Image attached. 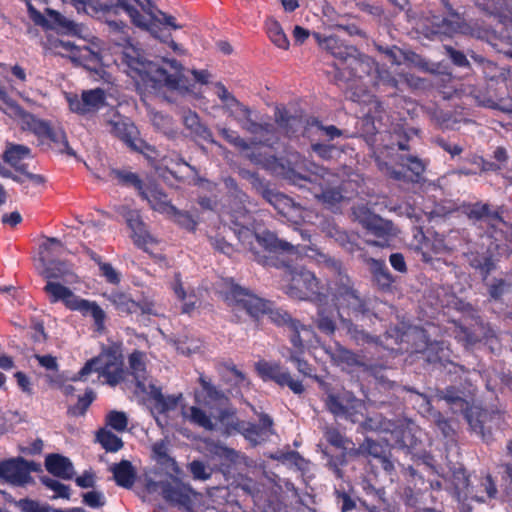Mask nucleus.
<instances>
[{
  "instance_id": "obj_6",
  "label": "nucleus",
  "mask_w": 512,
  "mask_h": 512,
  "mask_svg": "<svg viewBox=\"0 0 512 512\" xmlns=\"http://www.w3.org/2000/svg\"><path fill=\"white\" fill-rule=\"evenodd\" d=\"M148 16L146 18L142 15L135 7L130 9L128 16L131 22L138 28L148 32L154 39L167 45L177 55H187V50L176 43L173 38L171 31L183 28V25L179 24L176 18L161 10L154 11L153 9L146 7L141 0H134Z\"/></svg>"
},
{
  "instance_id": "obj_53",
  "label": "nucleus",
  "mask_w": 512,
  "mask_h": 512,
  "mask_svg": "<svg viewBox=\"0 0 512 512\" xmlns=\"http://www.w3.org/2000/svg\"><path fill=\"white\" fill-rule=\"evenodd\" d=\"M97 440L107 452H117L123 447L122 440L109 430L101 429Z\"/></svg>"
},
{
  "instance_id": "obj_58",
  "label": "nucleus",
  "mask_w": 512,
  "mask_h": 512,
  "mask_svg": "<svg viewBox=\"0 0 512 512\" xmlns=\"http://www.w3.org/2000/svg\"><path fill=\"white\" fill-rule=\"evenodd\" d=\"M94 399L95 393L93 392V390H86L85 394L79 397L78 402L73 407L69 408V413L73 416L84 415Z\"/></svg>"
},
{
  "instance_id": "obj_29",
  "label": "nucleus",
  "mask_w": 512,
  "mask_h": 512,
  "mask_svg": "<svg viewBox=\"0 0 512 512\" xmlns=\"http://www.w3.org/2000/svg\"><path fill=\"white\" fill-rule=\"evenodd\" d=\"M199 383L205 393L203 400L205 406L210 409H218L228 404L229 398L226 394L202 374L199 376Z\"/></svg>"
},
{
  "instance_id": "obj_3",
  "label": "nucleus",
  "mask_w": 512,
  "mask_h": 512,
  "mask_svg": "<svg viewBox=\"0 0 512 512\" xmlns=\"http://www.w3.org/2000/svg\"><path fill=\"white\" fill-rule=\"evenodd\" d=\"M312 251L318 256L317 261L331 268L335 274L329 285V293L339 320L354 318L359 321L372 316L367 300L360 294L347 273L341 269L340 263L318 249Z\"/></svg>"
},
{
  "instance_id": "obj_48",
  "label": "nucleus",
  "mask_w": 512,
  "mask_h": 512,
  "mask_svg": "<svg viewBox=\"0 0 512 512\" xmlns=\"http://www.w3.org/2000/svg\"><path fill=\"white\" fill-rule=\"evenodd\" d=\"M472 480L473 478L467 475L463 468H458L453 471L451 482L454 489V495L459 502L462 501L465 495V490L468 489Z\"/></svg>"
},
{
  "instance_id": "obj_17",
  "label": "nucleus",
  "mask_w": 512,
  "mask_h": 512,
  "mask_svg": "<svg viewBox=\"0 0 512 512\" xmlns=\"http://www.w3.org/2000/svg\"><path fill=\"white\" fill-rule=\"evenodd\" d=\"M69 108L72 112L87 116L95 112L110 107L106 104V94L103 89L96 88L91 90H84L81 97L71 95L67 97Z\"/></svg>"
},
{
  "instance_id": "obj_18",
  "label": "nucleus",
  "mask_w": 512,
  "mask_h": 512,
  "mask_svg": "<svg viewBox=\"0 0 512 512\" xmlns=\"http://www.w3.org/2000/svg\"><path fill=\"white\" fill-rule=\"evenodd\" d=\"M39 465L22 457L0 462V477L13 485L22 486L32 481L31 471H37Z\"/></svg>"
},
{
  "instance_id": "obj_20",
  "label": "nucleus",
  "mask_w": 512,
  "mask_h": 512,
  "mask_svg": "<svg viewBox=\"0 0 512 512\" xmlns=\"http://www.w3.org/2000/svg\"><path fill=\"white\" fill-rule=\"evenodd\" d=\"M122 364L120 356L114 350H107L99 354L97 357L89 360L72 378L73 381L86 380L92 372L102 373L111 369L120 367Z\"/></svg>"
},
{
  "instance_id": "obj_30",
  "label": "nucleus",
  "mask_w": 512,
  "mask_h": 512,
  "mask_svg": "<svg viewBox=\"0 0 512 512\" xmlns=\"http://www.w3.org/2000/svg\"><path fill=\"white\" fill-rule=\"evenodd\" d=\"M47 471L62 479H72L75 471L69 458L59 454H49L45 459Z\"/></svg>"
},
{
  "instance_id": "obj_11",
  "label": "nucleus",
  "mask_w": 512,
  "mask_h": 512,
  "mask_svg": "<svg viewBox=\"0 0 512 512\" xmlns=\"http://www.w3.org/2000/svg\"><path fill=\"white\" fill-rule=\"evenodd\" d=\"M101 121L109 132L121 139L129 148L142 152L144 142L137 137V128L129 119L121 116L114 107H108L101 115Z\"/></svg>"
},
{
  "instance_id": "obj_33",
  "label": "nucleus",
  "mask_w": 512,
  "mask_h": 512,
  "mask_svg": "<svg viewBox=\"0 0 512 512\" xmlns=\"http://www.w3.org/2000/svg\"><path fill=\"white\" fill-rule=\"evenodd\" d=\"M274 118L276 124L288 137L295 136L302 127V120L288 113L284 107H276Z\"/></svg>"
},
{
  "instance_id": "obj_14",
  "label": "nucleus",
  "mask_w": 512,
  "mask_h": 512,
  "mask_svg": "<svg viewBox=\"0 0 512 512\" xmlns=\"http://www.w3.org/2000/svg\"><path fill=\"white\" fill-rule=\"evenodd\" d=\"M326 406L335 416L350 420L352 423L360 424L364 417L365 403L351 392L329 394Z\"/></svg>"
},
{
  "instance_id": "obj_4",
  "label": "nucleus",
  "mask_w": 512,
  "mask_h": 512,
  "mask_svg": "<svg viewBox=\"0 0 512 512\" xmlns=\"http://www.w3.org/2000/svg\"><path fill=\"white\" fill-rule=\"evenodd\" d=\"M121 62L125 64L135 76L143 81L150 80L159 86L167 87L170 90L189 91L190 86L184 75V66L176 59L163 58L162 62L169 66L170 71L160 67L152 61H148L142 52L132 45H123Z\"/></svg>"
},
{
  "instance_id": "obj_24",
  "label": "nucleus",
  "mask_w": 512,
  "mask_h": 512,
  "mask_svg": "<svg viewBox=\"0 0 512 512\" xmlns=\"http://www.w3.org/2000/svg\"><path fill=\"white\" fill-rule=\"evenodd\" d=\"M121 214L126 219L129 228L132 230V238L138 247L144 248L148 243L153 241L152 237L145 229V225L138 211L122 207Z\"/></svg>"
},
{
  "instance_id": "obj_47",
  "label": "nucleus",
  "mask_w": 512,
  "mask_h": 512,
  "mask_svg": "<svg viewBox=\"0 0 512 512\" xmlns=\"http://www.w3.org/2000/svg\"><path fill=\"white\" fill-rule=\"evenodd\" d=\"M317 328L326 335H332L336 331V322L333 311H328L322 305H319L316 318Z\"/></svg>"
},
{
  "instance_id": "obj_7",
  "label": "nucleus",
  "mask_w": 512,
  "mask_h": 512,
  "mask_svg": "<svg viewBox=\"0 0 512 512\" xmlns=\"http://www.w3.org/2000/svg\"><path fill=\"white\" fill-rule=\"evenodd\" d=\"M306 172V175H301L295 171H290L288 179L301 187L303 186L300 183L301 181L312 184L309 189L318 202L327 208L335 207L344 199L340 188V178L336 174L313 162L306 165Z\"/></svg>"
},
{
  "instance_id": "obj_8",
  "label": "nucleus",
  "mask_w": 512,
  "mask_h": 512,
  "mask_svg": "<svg viewBox=\"0 0 512 512\" xmlns=\"http://www.w3.org/2000/svg\"><path fill=\"white\" fill-rule=\"evenodd\" d=\"M240 174L243 178L247 179L252 188L270 205H272L280 215L286 218L287 221L295 225H298L303 221V207L295 203L290 197L271 189L256 173L248 170H242Z\"/></svg>"
},
{
  "instance_id": "obj_16",
  "label": "nucleus",
  "mask_w": 512,
  "mask_h": 512,
  "mask_svg": "<svg viewBox=\"0 0 512 512\" xmlns=\"http://www.w3.org/2000/svg\"><path fill=\"white\" fill-rule=\"evenodd\" d=\"M32 157L31 149L21 144H8L3 154V160L19 172L23 178L28 179L34 185H44L46 183L45 177L29 172L27 165L23 163L24 160Z\"/></svg>"
},
{
  "instance_id": "obj_22",
  "label": "nucleus",
  "mask_w": 512,
  "mask_h": 512,
  "mask_svg": "<svg viewBox=\"0 0 512 512\" xmlns=\"http://www.w3.org/2000/svg\"><path fill=\"white\" fill-rule=\"evenodd\" d=\"M314 38L320 47L344 62H348L351 57L357 54V49L354 46L345 45L336 35L322 37L319 33H315Z\"/></svg>"
},
{
  "instance_id": "obj_2",
  "label": "nucleus",
  "mask_w": 512,
  "mask_h": 512,
  "mask_svg": "<svg viewBox=\"0 0 512 512\" xmlns=\"http://www.w3.org/2000/svg\"><path fill=\"white\" fill-rule=\"evenodd\" d=\"M39 261L42 266L41 275L48 280L44 291L49 296L51 303L62 301L70 310L80 311L84 315L90 314L97 326V330L104 328L105 312L95 302H90L76 296L71 289L52 279H62L65 283H74L77 276L72 272L66 262L51 260L48 261L41 256Z\"/></svg>"
},
{
  "instance_id": "obj_39",
  "label": "nucleus",
  "mask_w": 512,
  "mask_h": 512,
  "mask_svg": "<svg viewBox=\"0 0 512 512\" xmlns=\"http://www.w3.org/2000/svg\"><path fill=\"white\" fill-rule=\"evenodd\" d=\"M145 355L140 351L133 352L129 357L130 369L135 377L137 387L143 392H147L148 385L146 380V367L144 362Z\"/></svg>"
},
{
  "instance_id": "obj_60",
  "label": "nucleus",
  "mask_w": 512,
  "mask_h": 512,
  "mask_svg": "<svg viewBox=\"0 0 512 512\" xmlns=\"http://www.w3.org/2000/svg\"><path fill=\"white\" fill-rule=\"evenodd\" d=\"M307 127H316L317 130L321 131L328 139L333 140L336 137L342 135V131L334 125L324 126L317 118H309L306 121Z\"/></svg>"
},
{
  "instance_id": "obj_52",
  "label": "nucleus",
  "mask_w": 512,
  "mask_h": 512,
  "mask_svg": "<svg viewBox=\"0 0 512 512\" xmlns=\"http://www.w3.org/2000/svg\"><path fill=\"white\" fill-rule=\"evenodd\" d=\"M153 126L168 138H175L178 134L174 128L172 118L162 113H154L151 118Z\"/></svg>"
},
{
  "instance_id": "obj_31",
  "label": "nucleus",
  "mask_w": 512,
  "mask_h": 512,
  "mask_svg": "<svg viewBox=\"0 0 512 512\" xmlns=\"http://www.w3.org/2000/svg\"><path fill=\"white\" fill-rule=\"evenodd\" d=\"M139 195L149 203L152 209L158 212L168 214L170 210H174V205L170 203L167 195L157 186H144Z\"/></svg>"
},
{
  "instance_id": "obj_26",
  "label": "nucleus",
  "mask_w": 512,
  "mask_h": 512,
  "mask_svg": "<svg viewBox=\"0 0 512 512\" xmlns=\"http://www.w3.org/2000/svg\"><path fill=\"white\" fill-rule=\"evenodd\" d=\"M325 351L329 355L331 361L342 369L360 367L364 365L353 351L345 348L339 343H335L333 346H328Z\"/></svg>"
},
{
  "instance_id": "obj_10",
  "label": "nucleus",
  "mask_w": 512,
  "mask_h": 512,
  "mask_svg": "<svg viewBox=\"0 0 512 512\" xmlns=\"http://www.w3.org/2000/svg\"><path fill=\"white\" fill-rule=\"evenodd\" d=\"M285 292L294 299L306 300L318 293V280L303 267L285 266Z\"/></svg>"
},
{
  "instance_id": "obj_12",
  "label": "nucleus",
  "mask_w": 512,
  "mask_h": 512,
  "mask_svg": "<svg viewBox=\"0 0 512 512\" xmlns=\"http://www.w3.org/2000/svg\"><path fill=\"white\" fill-rule=\"evenodd\" d=\"M246 239L255 238L257 243L270 252H287L290 254H305L308 257L318 258L312 249H317L314 245H303L300 243L292 244L286 240L280 239L276 234L270 231H264L261 234H254L249 229L240 233Z\"/></svg>"
},
{
  "instance_id": "obj_23",
  "label": "nucleus",
  "mask_w": 512,
  "mask_h": 512,
  "mask_svg": "<svg viewBox=\"0 0 512 512\" xmlns=\"http://www.w3.org/2000/svg\"><path fill=\"white\" fill-rule=\"evenodd\" d=\"M485 494L488 498H495L497 494V488L491 476L486 475L481 478L474 476L468 489L465 490V495L461 502H465L469 499L477 502H485Z\"/></svg>"
},
{
  "instance_id": "obj_15",
  "label": "nucleus",
  "mask_w": 512,
  "mask_h": 512,
  "mask_svg": "<svg viewBox=\"0 0 512 512\" xmlns=\"http://www.w3.org/2000/svg\"><path fill=\"white\" fill-rule=\"evenodd\" d=\"M259 375L264 380H272L279 386H287L294 394L301 395L305 387L301 381L294 379L291 373L277 362L260 361L256 364Z\"/></svg>"
},
{
  "instance_id": "obj_59",
  "label": "nucleus",
  "mask_w": 512,
  "mask_h": 512,
  "mask_svg": "<svg viewBox=\"0 0 512 512\" xmlns=\"http://www.w3.org/2000/svg\"><path fill=\"white\" fill-rule=\"evenodd\" d=\"M209 450L214 455L232 463H235L239 457V454L236 450L229 448L221 443L212 442L209 446Z\"/></svg>"
},
{
  "instance_id": "obj_41",
  "label": "nucleus",
  "mask_w": 512,
  "mask_h": 512,
  "mask_svg": "<svg viewBox=\"0 0 512 512\" xmlns=\"http://www.w3.org/2000/svg\"><path fill=\"white\" fill-rule=\"evenodd\" d=\"M218 414L216 416L217 421L224 427L226 434H232L238 432L239 429L244 427L242 421L236 416V410L234 408L220 407L217 409Z\"/></svg>"
},
{
  "instance_id": "obj_56",
  "label": "nucleus",
  "mask_w": 512,
  "mask_h": 512,
  "mask_svg": "<svg viewBox=\"0 0 512 512\" xmlns=\"http://www.w3.org/2000/svg\"><path fill=\"white\" fill-rule=\"evenodd\" d=\"M15 504L22 512H54L56 510L48 504H42L29 498L20 499Z\"/></svg>"
},
{
  "instance_id": "obj_50",
  "label": "nucleus",
  "mask_w": 512,
  "mask_h": 512,
  "mask_svg": "<svg viewBox=\"0 0 512 512\" xmlns=\"http://www.w3.org/2000/svg\"><path fill=\"white\" fill-rule=\"evenodd\" d=\"M187 471L193 480L207 481L211 479L214 473V468L202 460H193L188 463Z\"/></svg>"
},
{
  "instance_id": "obj_9",
  "label": "nucleus",
  "mask_w": 512,
  "mask_h": 512,
  "mask_svg": "<svg viewBox=\"0 0 512 512\" xmlns=\"http://www.w3.org/2000/svg\"><path fill=\"white\" fill-rule=\"evenodd\" d=\"M27 7L30 17L37 25L81 38L90 36L89 29L85 25L76 23L55 10L47 9V17H45L30 3H27Z\"/></svg>"
},
{
  "instance_id": "obj_64",
  "label": "nucleus",
  "mask_w": 512,
  "mask_h": 512,
  "mask_svg": "<svg viewBox=\"0 0 512 512\" xmlns=\"http://www.w3.org/2000/svg\"><path fill=\"white\" fill-rule=\"evenodd\" d=\"M362 450H364L365 455H370L374 458H382V456L385 454L383 445L371 438H366L363 441Z\"/></svg>"
},
{
  "instance_id": "obj_45",
  "label": "nucleus",
  "mask_w": 512,
  "mask_h": 512,
  "mask_svg": "<svg viewBox=\"0 0 512 512\" xmlns=\"http://www.w3.org/2000/svg\"><path fill=\"white\" fill-rule=\"evenodd\" d=\"M74 59L92 71H97L102 65V55H98L97 52H93L82 46L75 48Z\"/></svg>"
},
{
  "instance_id": "obj_32",
  "label": "nucleus",
  "mask_w": 512,
  "mask_h": 512,
  "mask_svg": "<svg viewBox=\"0 0 512 512\" xmlns=\"http://www.w3.org/2000/svg\"><path fill=\"white\" fill-rule=\"evenodd\" d=\"M113 474V479L120 487L130 489L136 479V470L128 460H122L113 464L109 469Z\"/></svg>"
},
{
  "instance_id": "obj_38",
  "label": "nucleus",
  "mask_w": 512,
  "mask_h": 512,
  "mask_svg": "<svg viewBox=\"0 0 512 512\" xmlns=\"http://www.w3.org/2000/svg\"><path fill=\"white\" fill-rule=\"evenodd\" d=\"M385 57L395 65H401L404 61H411L418 67L427 69V62L421 59L418 55H416L414 52L403 51L397 46L385 48Z\"/></svg>"
},
{
  "instance_id": "obj_13",
  "label": "nucleus",
  "mask_w": 512,
  "mask_h": 512,
  "mask_svg": "<svg viewBox=\"0 0 512 512\" xmlns=\"http://www.w3.org/2000/svg\"><path fill=\"white\" fill-rule=\"evenodd\" d=\"M355 219L369 232L381 241L367 240L369 245L384 247L389 236H394V226L389 220H385L375 213L371 212L366 206L360 205L353 208Z\"/></svg>"
},
{
  "instance_id": "obj_57",
  "label": "nucleus",
  "mask_w": 512,
  "mask_h": 512,
  "mask_svg": "<svg viewBox=\"0 0 512 512\" xmlns=\"http://www.w3.org/2000/svg\"><path fill=\"white\" fill-rule=\"evenodd\" d=\"M41 482L49 489L55 492V495L53 496V499L56 498H63V499H69L70 498V488L69 486L59 482L56 479L50 478V477H42Z\"/></svg>"
},
{
  "instance_id": "obj_28",
  "label": "nucleus",
  "mask_w": 512,
  "mask_h": 512,
  "mask_svg": "<svg viewBox=\"0 0 512 512\" xmlns=\"http://www.w3.org/2000/svg\"><path fill=\"white\" fill-rule=\"evenodd\" d=\"M145 393L154 401V409L158 413H166L175 410L182 398L181 393L178 395H164L161 389L152 383L148 384L147 392Z\"/></svg>"
},
{
  "instance_id": "obj_46",
  "label": "nucleus",
  "mask_w": 512,
  "mask_h": 512,
  "mask_svg": "<svg viewBox=\"0 0 512 512\" xmlns=\"http://www.w3.org/2000/svg\"><path fill=\"white\" fill-rule=\"evenodd\" d=\"M110 176L113 179H116L118 183L123 186L134 187L138 191V193H140V191L145 186L140 177L136 173H133L126 169H112L110 171Z\"/></svg>"
},
{
  "instance_id": "obj_49",
  "label": "nucleus",
  "mask_w": 512,
  "mask_h": 512,
  "mask_svg": "<svg viewBox=\"0 0 512 512\" xmlns=\"http://www.w3.org/2000/svg\"><path fill=\"white\" fill-rule=\"evenodd\" d=\"M370 268L377 284L383 289L389 288L393 282V278L389 270L382 260L371 259Z\"/></svg>"
},
{
  "instance_id": "obj_25",
  "label": "nucleus",
  "mask_w": 512,
  "mask_h": 512,
  "mask_svg": "<svg viewBox=\"0 0 512 512\" xmlns=\"http://www.w3.org/2000/svg\"><path fill=\"white\" fill-rule=\"evenodd\" d=\"M466 214L470 220L483 221L493 228L504 222L499 210L492 209L488 203L471 204L467 207Z\"/></svg>"
},
{
  "instance_id": "obj_54",
  "label": "nucleus",
  "mask_w": 512,
  "mask_h": 512,
  "mask_svg": "<svg viewBox=\"0 0 512 512\" xmlns=\"http://www.w3.org/2000/svg\"><path fill=\"white\" fill-rule=\"evenodd\" d=\"M469 264L471 267L479 270L484 279L495 269V263L491 257L479 254H471L469 256Z\"/></svg>"
},
{
  "instance_id": "obj_36",
  "label": "nucleus",
  "mask_w": 512,
  "mask_h": 512,
  "mask_svg": "<svg viewBox=\"0 0 512 512\" xmlns=\"http://www.w3.org/2000/svg\"><path fill=\"white\" fill-rule=\"evenodd\" d=\"M360 425L365 431L377 433H393L397 427L394 421L385 418L382 414L363 417Z\"/></svg>"
},
{
  "instance_id": "obj_62",
  "label": "nucleus",
  "mask_w": 512,
  "mask_h": 512,
  "mask_svg": "<svg viewBox=\"0 0 512 512\" xmlns=\"http://www.w3.org/2000/svg\"><path fill=\"white\" fill-rule=\"evenodd\" d=\"M288 360L295 364L298 372L305 377H312L313 368L312 366L301 357L298 352H289Z\"/></svg>"
},
{
  "instance_id": "obj_21",
  "label": "nucleus",
  "mask_w": 512,
  "mask_h": 512,
  "mask_svg": "<svg viewBox=\"0 0 512 512\" xmlns=\"http://www.w3.org/2000/svg\"><path fill=\"white\" fill-rule=\"evenodd\" d=\"M216 95L222 102V109L236 123L247 112L249 106L240 102L221 82L215 83Z\"/></svg>"
},
{
  "instance_id": "obj_40",
  "label": "nucleus",
  "mask_w": 512,
  "mask_h": 512,
  "mask_svg": "<svg viewBox=\"0 0 512 512\" xmlns=\"http://www.w3.org/2000/svg\"><path fill=\"white\" fill-rule=\"evenodd\" d=\"M107 299L121 314H131L138 311V302L124 292L112 291L107 295Z\"/></svg>"
},
{
  "instance_id": "obj_34",
  "label": "nucleus",
  "mask_w": 512,
  "mask_h": 512,
  "mask_svg": "<svg viewBox=\"0 0 512 512\" xmlns=\"http://www.w3.org/2000/svg\"><path fill=\"white\" fill-rule=\"evenodd\" d=\"M354 318L342 319L340 321L342 327L345 329L346 334L349 338L357 345L375 344L378 345L379 339L359 328L357 324L353 322Z\"/></svg>"
},
{
  "instance_id": "obj_1",
  "label": "nucleus",
  "mask_w": 512,
  "mask_h": 512,
  "mask_svg": "<svg viewBox=\"0 0 512 512\" xmlns=\"http://www.w3.org/2000/svg\"><path fill=\"white\" fill-rule=\"evenodd\" d=\"M231 311L239 321L244 316L258 319L267 314L269 319L279 326H286L291 332L290 339L295 348L302 349L305 342H309L313 336L311 328L293 319L286 311L273 306L246 288L233 284L224 297Z\"/></svg>"
},
{
  "instance_id": "obj_19",
  "label": "nucleus",
  "mask_w": 512,
  "mask_h": 512,
  "mask_svg": "<svg viewBox=\"0 0 512 512\" xmlns=\"http://www.w3.org/2000/svg\"><path fill=\"white\" fill-rule=\"evenodd\" d=\"M161 493L167 501L189 511L193 510L199 495L190 485L184 484L178 480L162 484Z\"/></svg>"
},
{
  "instance_id": "obj_44",
  "label": "nucleus",
  "mask_w": 512,
  "mask_h": 512,
  "mask_svg": "<svg viewBox=\"0 0 512 512\" xmlns=\"http://www.w3.org/2000/svg\"><path fill=\"white\" fill-rule=\"evenodd\" d=\"M267 34L270 40L281 49L289 48V40L284 33L280 23L274 18H268L265 23Z\"/></svg>"
},
{
  "instance_id": "obj_37",
  "label": "nucleus",
  "mask_w": 512,
  "mask_h": 512,
  "mask_svg": "<svg viewBox=\"0 0 512 512\" xmlns=\"http://www.w3.org/2000/svg\"><path fill=\"white\" fill-rule=\"evenodd\" d=\"M183 123L189 130L202 137L204 140L222 148V145L213 138L209 128L201 124L199 116L195 112H186L183 116Z\"/></svg>"
},
{
  "instance_id": "obj_5",
  "label": "nucleus",
  "mask_w": 512,
  "mask_h": 512,
  "mask_svg": "<svg viewBox=\"0 0 512 512\" xmlns=\"http://www.w3.org/2000/svg\"><path fill=\"white\" fill-rule=\"evenodd\" d=\"M0 109L7 114L20 116L23 124L39 137H46L51 142V148L59 154L77 157L76 151L69 145L67 135L60 124L39 119L25 112L0 86Z\"/></svg>"
},
{
  "instance_id": "obj_42",
  "label": "nucleus",
  "mask_w": 512,
  "mask_h": 512,
  "mask_svg": "<svg viewBox=\"0 0 512 512\" xmlns=\"http://www.w3.org/2000/svg\"><path fill=\"white\" fill-rule=\"evenodd\" d=\"M104 23L107 26L110 37L117 45L129 44L131 37L129 27L125 22L106 19Z\"/></svg>"
},
{
  "instance_id": "obj_27",
  "label": "nucleus",
  "mask_w": 512,
  "mask_h": 512,
  "mask_svg": "<svg viewBox=\"0 0 512 512\" xmlns=\"http://www.w3.org/2000/svg\"><path fill=\"white\" fill-rule=\"evenodd\" d=\"M237 124L243 131L254 137H263L273 132V125L268 122L259 121L257 119V113L250 107Z\"/></svg>"
},
{
  "instance_id": "obj_55",
  "label": "nucleus",
  "mask_w": 512,
  "mask_h": 512,
  "mask_svg": "<svg viewBox=\"0 0 512 512\" xmlns=\"http://www.w3.org/2000/svg\"><path fill=\"white\" fill-rule=\"evenodd\" d=\"M242 424L244 427L239 429L238 433L243 434V436L254 445L259 444L261 441L267 438V436H265L264 432L261 431L258 425L244 421H242Z\"/></svg>"
},
{
  "instance_id": "obj_35",
  "label": "nucleus",
  "mask_w": 512,
  "mask_h": 512,
  "mask_svg": "<svg viewBox=\"0 0 512 512\" xmlns=\"http://www.w3.org/2000/svg\"><path fill=\"white\" fill-rule=\"evenodd\" d=\"M347 68L349 69L351 76L355 78H363L376 70V64L372 58L360 55L357 52V54L351 57L348 61Z\"/></svg>"
},
{
  "instance_id": "obj_63",
  "label": "nucleus",
  "mask_w": 512,
  "mask_h": 512,
  "mask_svg": "<svg viewBox=\"0 0 512 512\" xmlns=\"http://www.w3.org/2000/svg\"><path fill=\"white\" fill-rule=\"evenodd\" d=\"M402 166H406L416 177H419L424 172V164L415 156H402L400 159Z\"/></svg>"
},
{
  "instance_id": "obj_43",
  "label": "nucleus",
  "mask_w": 512,
  "mask_h": 512,
  "mask_svg": "<svg viewBox=\"0 0 512 512\" xmlns=\"http://www.w3.org/2000/svg\"><path fill=\"white\" fill-rule=\"evenodd\" d=\"M182 414L184 418L194 425L209 431L215 429V423L212 421L211 416L197 406H191L187 411H183Z\"/></svg>"
},
{
  "instance_id": "obj_61",
  "label": "nucleus",
  "mask_w": 512,
  "mask_h": 512,
  "mask_svg": "<svg viewBox=\"0 0 512 512\" xmlns=\"http://www.w3.org/2000/svg\"><path fill=\"white\" fill-rule=\"evenodd\" d=\"M107 424L118 432L126 430L128 425V418L124 412L111 411L107 415Z\"/></svg>"
},
{
  "instance_id": "obj_51",
  "label": "nucleus",
  "mask_w": 512,
  "mask_h": 512,
  "mask_svg": "<svg viewBox=\"0 0 512 512\" xmlns=\"http://www.w3.org/2000/svg\"><path fill=\"white\" fill-rule=\"evenodd\" d=\"M217 130L225 141L241 150H249L251 145L258 144V141L255 140H252L250 144L243 137H241L237 131L231 130L229 128L217 126ZM259 143H261V141H259Z\"/></svg>"
}]
</instances>
